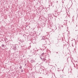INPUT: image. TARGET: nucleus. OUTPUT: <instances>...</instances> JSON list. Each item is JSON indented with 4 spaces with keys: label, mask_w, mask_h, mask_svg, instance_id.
<instances>
[{
    "label": "nucleus",
    "mask_w": 78,
    "mask_h": 78,
    "mask_svg": "<svg viewBox=\"0 0 78 78\" xmlns=\"http://www.w3.org/2000/svg\"><path fill=\"white\" fill-rule=\"evenodd\" d=\"M41 59L44 62H45L46 63H47V57H43V56L40 57Z\"/></svg>",
    "instance_id": "nucleus-1"
},
{
    "label": "nucleus",
    "mask_w": 78,
    "mask_h": 78,
    "mask_svg": "<svg viewBox=\"0 0 78 78\" xmlns=\"http://www.w3.org/2000/svg\"><path fill=\"white\" fill-rule=\"evenodd\" d=\"M42 39L44 40V41L43 42V44L44 45H45V44H47V39H45V37H43L41 40H42Z\"/></svg>",
    "instance_id": "nucleus-2"
},
{
    "label": "nucleus",
    "mask_w": 78,
    "mask_h": 78,
    "mask_svg": "<svg viewBox=\"0 0 78 78\" xmlns=\"http://www.w3.org/2000/svg\"><path fill=\"white\" fill-rule=\"evenodd\" d=\"M58 12H57V11H55V13L54 14V16H55V17H57L58 16Z\"/></svg>",
    "instance_id": "nucleus-3"
},
{
    "label": "nucleus",
    "mask_w": 78,
    "mask_h": 78,
    "mask_svg": "<svg viewBox=\"0 0 78 78\" xmlns=\"http://www.w3.org/2000/svg\"><path fill=\"white\" fill-rule=\"evenodd\" d=\"M41 51H42V49L37 50V53H38V54L41 53Z\"/></svg>",
    "instance_id": "nucleus-4"
},
{
    "label": "nucleus",
    "mask_w": 78,
    "mask_h": 78,
    "mask_svg": "<svg viewBox=\"0 0 78 78\" xmlns=\"http://www.w3.org/2000/svg\"><path fill=\"white\" fill-rule=\"evenodd\" d=\"M45 54L42 53L41 55V56H44L43 57H47V56L45 55Z\"/></svg>",
    "instance_id": "nucleus-5"
},
{
    "label": "nucleus",
    "mask_w": 78,
    "mask_h": 78,
    "mask_svg": "<svg viewBox=\"0 0 78 78\" xmlns=\"http://www.w3.org/2000/svg\"><path fill=\"white\" fill-rule=\"evenodd\" d=\"M38 68L39 69H40V71H42V67H40V66H39L38 67Z\"/></svg>",
    "instance_id": "nucleus-6"
},
{
    "label": "nucleus",
    "mask_w": 78,
    "mask_h": 78,
    "mask_svg": "<svg viewBox=\"0 0 78 78\" xmlns=\"http://www.w3.org/2000/svg\"><path fill=\"white\" fill-rule=\"evenodd\" d=\"M56 47H59V44L58 43H56Z\"/></svg>",
    "instance_id": "nucleus-7"
},
{
    "label": "nucleus",
    "mask_w": 78,
    "mask_h": 78,
    "mask_svg": "<svg viewBox=\"0 0 78 78\" xmlns=\"http://www.w3.org/2000/svg\"><path fill=\"white\" fill-rule=\"evenodd\" d=\"M13 49L14 50H17V48L16 46L14 47Z\"/></svg>",
    "instance_id": "nucleus-8"
},
{
    "label": "nucleus",
    "mask_w": 78,
    "mask_h": 78,
    "mask_svg": "<svg viewBox=\"0 0 78 78\" xmlns=\"http://www.w3.org/2000/svg\"><path fill=\"white\" fill-rule=\"evenodd\" d=\"M35 52H32V55H31L30 56H32V55H35Z\"/></svg>",
    "instance_id": "nucleus-9"
},
{
    "label": "nucleus",
    "mask_w": 78,
    "mask_h": 78,
    "mask_svg": "<svg viewBox=\"0 0 78 78\" xmlns=\"http://www.w3.org/2000/svg\"><path fill=\"white\" fill-rule=\"evenodd\" d=\"M1 46L2 47H5V45L2 44V45Z\"/></svg>",
    "instance_id": "nucleus-10"
},
{
    "label": "nucleus",
    "mask_w": 78,
    "mask_h": 78,
    "mask_svg": "<svg viewBox=\"0 0 78 78\" xmlns=\"http://www.w3.org/2000/svg\"><path fill=\"white\" fill-rule=\"evenodd\" d=\"M43 47H44V49H45L46 48V47H45V46H43Z\"/></svg>",
    "instance_id": "nucleus-11"
},
{
    "label": "nucleus",
    "mask_w": 78,
    "mask_h": 78,
    "mask_svg": "<svg viewBox=\"0 0 78 78\" xmlns=\"http://www.w3.org/2000/svg\"><path fill=\"white\" fill-rule=\"evenodd\" d=\"M48 16H49V17L50 16H51V14H49Z\"/></svg>",
    "instance_id": "nucleus-12"
},
{
    "label": "nucleus",
    "mask_w": 78,
    "mask_h": 78,
    "mask_svg": "<svg viewBox=\"0 0 78 78\" xmlns=\"http://www.w3.org/2000/svg\"><path fill=\"white\" fill-rule=\"evenodd\" d=\"M22 66H20V69H22Z\"/></svg>",
    "instance_id": "nucleus-13"
},
{
    "label": "nucleus",
    "mask_w": 78,
    "mask_h": 78,
    "mask_svg": "<svg viewBox=\"0 0 78 78\" xmlns=\"http://www.w3.org/2000/svg\"><path fill=\"white\" fill-rule=\"evenodd\" d=\"M62 27H63V26L62 25V26H61V27H60V28H62Z\"/></svg>",
    "instance_id": "nucleus-14"
},
{
    "label": "nucleus",
    "mask_w": 78,
    "mask_h": 78,
    "mask_svg": "<svg viewBox=\"0 0 78 78\" xmlns=\"http://www.w3.org/2000/svg\"><path fill=\"white\" fill-rule=\"evenodd\" d=\"M23 72V70H21V72Z\"/></svg>",
    "instance_id": "nucleus-15"
},
{
    "label": "nucleus",
    "mask_w": 78,
    "mask_h": 78,
    "mask_svg": "<svg viewBox=\"0 0 78 78\" xmlns=\"http://www.w3.org/2000/svg\"><path fill=\"white\" fill-rule=\"evenodd\" d=\"M56 54H58V52H56Z\"/></svg>",
    "instance_id": "nucleus-16"
},
{
    "label": "nucleus",
    "mask_w": 78,
    "mask_h": 78,
    "mask_svg": "<svg viewBox=\"0 0 78 78\" xmlns=\"http://www.w3.org/2000/svg\"><path fill=\"white\" fill-rule=\"evenodd\" d=\"M58 72H59V70H58Z\"/></svg>",
    "instance_id": "nucleus-17"
},
{
    "label": "nucleus",
    "mask_w": 78,
    "mask_h": 78,
    "mask_svg": "<svg viewBox=\"0 0 78 78\" xmlns=\"http://www.w3.org/2000/svg\"><path fill=\"white\" fill-rule=\"evenodd\" d=\"M74 67H75V66L74 65Z\"/></svg>",
    "instance_id": "nucleus-18"
},
{
    "label": "nucleus",
    "mask_w": 78,
    "mask_h": 78,
    "mask_svg": "<svg viewBox=\"0 0 78 78\" xmlns=\"http://www.w3.org/2000/svg\"><path fill=\"white\" fill-rule=\"evenodd\" d=\"M23 57H24V55H23Z\"/></svg>",
    "instance_id": "nucleus-19"
},
{
    "label": "nucleus",
    "mask_w": 78,
    "mask_h": 78,
    "mask_svg": "<svg viewBox=\"0 0 78 78\" xmlns=\"http://www.w3.org/2000/svg\"><path fill=\"white\" fill-rule=\"evenodd\" d=\"M26 27H28V26H26Z\"/></svg>",
    "instance_id": "nucleus-20"
},
{
    "label": "nucleus",
    "mask_w": 78,
    "mask_h": 78,
    "mask_svg": "<svg viewBox=\"0 0 78 78\" xmlns=\"http://www.w3.org/2000/svg\"><path fill=\"white\" fill-rule=\"evenodd\" d=\"M76 27H77V25H76Z\"/></svg>",
    "instance_id": "nucleus-21"
},
{
    "label": "nucleus",
    "mask_w": 78,
    "mask_h": 78,
    "mask_svg": "<svg viewBox=\"0 0 78 78\" xmlns=\"http://www.w3.org/2000/svg\"><path fill=\"white\" fill-rule=\"evenodd\" d=\"M25 65L26 66V64H25Z\"/></svg>",
    "instance_id": "nucleus-22"
},
{
    "label": "nucleus",
    "mask_w": 78,
    "mask_h": 78,
    "mask_svg": "<svg viewBox=\"0 0 78 78\" xmlns=\"http://www.w3.org/2000/svg\"><path fill=\"white\" fill-rule=\"evenodd\" d=\"M39 72H40V71H39Z\"/></svg>",
    "instance_id": "nucleus-23"
},
{
    "label": "nucleus",
    "mask_w": 78,
    "mask_h": 78,
    "mask_svg": "<svg viewBox=\"0 0 78 78\" xmlns=\"http://www.w3.org/2000/svg\"><path fill=\"white\" fill-rule=\"evenodd\" d=\"M47 39V40H48V39Z\"/></svg>",
    "instance_id": "nucleus-24"
},
{
    "label": "nucleus",
    "mask_w": 78,
    "mask_h": 78,
    "mask_svg": "<svg viewBox=\"0 0 78 78\" xmlns=\"http://www.w3.org/2000/svg\"><path fill=\"white\" fill-rule=\"evenodd\" d=\"M21 47H22V46H21Z\"/></svg>",
    "instance_id": "nucleus-25"
},
{
    "label": "nucleus",
    "mask_w": 78,
    "mask_h": 78,
    "mask_svg": "<svg viewBox=\"0 0 78 78\" xmlns=\"http://www.w3.org/2000/svg\"><path fill=\"white\" fill-rule=\"evenodd\" d=\"M44 70L43 69V70Z\"/></svg>",
    "instance_id": "nucleus-26"
}]
</instances>
